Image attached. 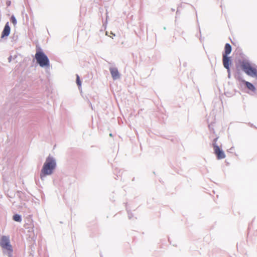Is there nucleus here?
<instances>
[{
  "label": "nucleus",
  "instance_id": "obj_1",
  "mask_svg": "<svg viewBox=\"0 0 257 257\" xmlns=\"http://www.w3.org/2000/svg\"><path fill=\"white\" fill-rule=\"evenodd\" d=\"M56 167V162L53 158L48 157L44 165L41 173V178L46 175H49L52 174L53 170Z\"/></svg>",
  "mask_w": 257,
  "mask_h": 257
},
{
  "label": "nucleus",
  "instance_id": "obj_2",
  "mask_svg": "<svg viewBox=\"0 0 257 257\" xmlns=\"http://www.w3.org/2000/svg\"><path fill=\"white\" fill-rule=\"evenodd\" d=\"M240 64L241 69L247 75L251 77H257L256 68L252 66L249 62L243 61Z\"/></svg>",
  "mask_w": 257,
  "mask_h": 257
},
{
  "label": "nucleus",
  "instance_id": "obj_3",
  "mask_svg": "<svg viewBox=\"0 0 257 257\" xmlns=\"http://www.w3.org/2000/svg\"><path fill=\"white\" fill-rule=\"evenodd\" d=\"M0 245L1 247L7 250L8 255L9 257L12 256L13 248L10 244V238L9 236H3L0 239Z\"/></svg>",
  "mask_w": 257,
  "mask_h": 257
},
{
  "label": "nucleus",
  "instance_id": "obj_4",
  "mask_svg": "<svg viewBox=\"0 0 257 257\" xmlns=\"http://www.w3.org/2000/svg\"><path fill=\"white\" fill-rule=\"evenodd\" d=\"M35 58L41 67H48L49 66V60L43 52L37 51L35 54Z\"/></svg>",
  "mask_w": 257,
  "mask_h": 257
},
{
  "label": "nucleus",
  "instance_id": "obj_5",
  "mask_svg": "<svg viewBox=\"0 0 257 257\" xmlns=\"http://www.w3.org/2000/svg\"><path fill=\"white\" fill-rule=\"evenodd\" d=\"M214 153L216 155L217 159L220 160L225 158V155L223 151L221 150L217 144H213Z\"/></svg>",
  "mask_w": 257,
  "mask_h": 257
},
{
  "label": "nucleus",
  "instance_id": "obj_6",
  "mask_svg": "<svg viewBox=\"0 0 257 257\" xmlns=\"http://www.w3.org/2000/svg\"><path fill=\"white\" fill-rule=\"evenodd\" d=\"M223 64L224 67L227 70L228 72L230 71V65L231 64L230 57L227 56H222Z\"/></svg>",
  "mask_w": 257,
  "mask_h": 257
},
{
  "label": "nucleus",
  "instance_id": "obj_7",
  "mask_svg": "<svg viewBox=\"0 0 257 257\" xmlns=\"http://www.w3.org/2000/svg\"><path fill=\"white\" fill-rule=\"evenodd\" d=\"M10 27L9 26V23H7L5 25V28L2 32V37L3 38L4 37H6L9 35L10 33Z\"/></svg>",
  "mask_w": 257,
  "mask_h": 257
},
{
  "label": "nucleus",
  "instance_id": "obj_8",
  "mask_svg": "<svg viewBox=\"0 0 257 257\" xmlns=\"http://www.w3.org/2000/svg\"><path fill=\"white\" fill-rule=\"evenodd\" d=\"M110 72L113 79H117L119 78V74L116 68H111Z\"/></svg>",
  "mask_w": 257,
  "mask_h": 257
},
{
  "label": "nucleus",
  "instance_id": "obj_9",
  "mask_svg": "<svg viewBox=\"0 0 257 257\" xmlns=\"http://www.w3.org/2000/svg\"><path fill=\"white\" fill-rule=\"evenodd\" d=\"M231 45L228 43L226 44L224 47V52L223 53L222 56H227L231 53Z\"/></svg>",
  "mask_w": 257,
  "mask_h": 257
},
{
  "label": "nucleus",
  "instance_id": "obj_10",
  "mask_svg": "<svg viewBox=\"0 0 257 257\" xmlns=\"http://www.w3.org/2000/svg\"><path fill=\"white\" fill-rule=\"evenodd\" d=\"M244 82L245 84V86L248 89H249L252 91H255V87L253 85V84H252L251 83L247 82V81H244Z\"/></svg>",
  "mask_w": 257,
  "mask_h": 257
},
{
  "label": "nucleus",
  "instance_id": "obj_11",
  "mask_svg": "<svg viewBox=\"0 0 257 257\" xmlns=\"http://www.w3.org/2000/svg\"><path fill=\"white\" fill-rule=\"evenodd\" d=\"M13 219L16 221H18V222H21L22 219H21V217L20 215L19 214H15L13 216Z\"/></svg>",
  "mask_w": 257,
  "mask_h": 257
},
{
  "label": "nucleus",
  "instance_id": "obj_12",
  "mask_svg": "<svg viewBox=\"0 0 257 257\" xmlns=\"http://www.w3.org/2000/svg\"><path fill=\"white\" fill-rule=\"evenodd\" d=\"M12 23L15 26L17 24V20L14 16H12L11 18Z\"/></svg>",
  "mask_w": 257,
  "mask_h": 257
},
{
  "label": "nucleus",
  "instance_id": "obj_13",
  "mask_svg": "<svg viewBox=\"0 0 257 257\" xmlns=\"http://www.w3.org/2000/svg\"><path fill=\"white\" fill-rule=\"evenodd\" d=\"M76 77H77V79H76V83L77 84V85L79 86H81V81L80 80V77L79 76H78V75H76Z\"/></svg>",
  "mask_w": 257,
  "mask_h": 257
},
{
  "label": "nucleus",
  "instance_id": "obj_14",
  "mask_svg": "<svg viewBox=\"0 0 257 257\" xmlns=\"http://www.w3.org/2000/svg\"><path fill=\"white\" fill-rule=\"evenodd\" d=\"M217 139H218V138H215V139L214 140V141H213V144H216V142H217Z\"/></svg>",
  "mask_w": 257,
  "mask_h": 257
}]
</instances>
